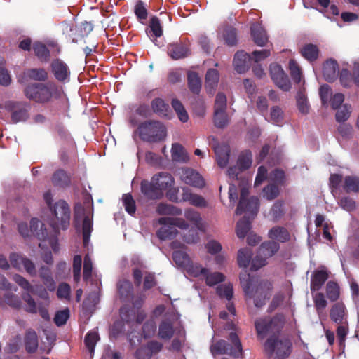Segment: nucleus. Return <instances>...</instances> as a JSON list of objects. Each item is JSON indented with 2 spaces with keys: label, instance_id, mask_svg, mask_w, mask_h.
Listing matches in <instances>:
<instances>
[{
  "label": "nucleus",
  "instance_id": "6",
  "mask_svg": "<svg viewBox=\"0 0 359 359\" xmlns=\"http://www.w3.org/2000/svg\"><path fill=\"white\" fill-rule=\"evenodd\" d=\"M229 344L225 340L221 339L215 342L211 346V352L213 354H228L233 358H238L243 352L241 342L236 332H231L229 335Z\"/></svg>",
  "mask_w": 359,
  "mask_h": 359
},
{
  "label": "nucleus",
  "instance_id": "58",
  "mask_svg": "<svg viewBox=\"0 0 359 359\" xmlns=\"http://www.w3.org/2000/svg\"><path fill=\"white\" fill-rule=\"evenodd\" d=\"M289 69L291 77L294 82L297 83H299L302 79V71L297 62L293 60H290Z\"/></svg>",
  "mask_w": 359,
  "mask_h": 359
},
{
  "label": "nucleus",
  "instance_id": "23",
  "mask_svg": "<svg viewBox=\"0 0 359 359\" xmlns=\"http://www.w3.org/2000/svg\"><path fill=\"white\" fill-rule=\"evenodd\" d=\"M151 179L158 187L161 189L162 192L163 190L171 187L174 184V178L168 172H159L158 174L154 175Z\"/></svg>",
  "mask_w": 359,
  "mask_h": 359
},
{
  "label": "nucleus",
  "instance_id": "50",
  "mask_svg": "<svg viewBox=\"0 0 359 359\" xmlns=\"http://www.w3.org/2000/svg\"><path fill=\"white\" fill-rule=\"evenodd\" d=\"M172 259L175 264L180 267L187 268L191 264L189 255L185 252L181 250L174 251Z\"/></svg>",
  "mask_w": 359,
  "mask_h": 359
},
{
  "label": "nucleus",
  "instance_id": "41",
  "mask_svg": "<svg viewBox=\"0 0 359 359\" xmlns=\"http://www.w3.org/2000/svg\"><path fill=\"white\" fill-rule=\"evenodd\" d=\"M92 231L93 219L89 215H86L83 217L82 224L83 243L84 246L88 245Z\"/></svg>",
  "mask_w": 359,
  "mask_h": 359
},
{
  "label": "nucleus",
  "instance_id": "12",
  "mask_svg": "<svg viewBox=\"0 0 359 359\" xmlns=\"http://www.w3.org/2000/svg\"><path fill=\"white\" fill-rule=\"evenodd\" d=\"M140 189L144 196L149 200L160 199L163 196V193L152 179L151 181L143 180L140 184Z\"/></svg>",
  "mask_w": 359,
  "mask_h": 359
},
{
  "label": "nucleus",
  "instance_id": "37",
  "mask_svg": "<svg viewBox=\"0 0 359 359\" xmlns=\"http://www.w3.org/2000/svg\"><path fill=\"white\" fill-rule=\"evenodd\" d=\"M160 228L156 235L160 240H171L176 237L178 233L177 229L173 225H165Z\"/></svg>",
  "mask_w": 359,
  "mask_h": 359
},
{
  "label": "nucleus",
  "instance_id": "48",
  "mask_svg": "<svg viewBox=\"0 0 359 359\" xmlns=\"http://www.w3.org/2000/svg\"><path fill=\"white\" fill-rule=\"evenodd\" d=\"M222 35L226 45L229 46L236 45L238 39L236 28L231 26H227L224 29Z\"/></svg>",
  "mask_w": 359,
  "mask_h": 359
},
{
  "label": "nucleus",
  "instance_id": "59",
  "mask_svg": "<svg viewBox=\"0 0 359 359\" xmlns=\"http://www.w3.org/2000/svg\"><path fill=\"white\" fill-rule=\"evenodd\" d=\"M156 212L160 215L176 214L180 215L181 210H177L175 207L171 205L165 203H160L156 208Z\"/></svg>",
  "mask_w": 359,
  "mask_h": 359
},
{
  "label": "nucleus",
  "instance_id": "38",
  "mask_svg": "<svg viewBox=\"0 0 359 359\" xmlns=\"http://www.w3.org/2000/svg\"><path fill=\"white\" fill-rule=\"evenodd\" d=\"M343 189L346 193H359V177L357 176H346L344 180Z\"/></svg>",
  "mask_w": 359,
  "mask_h": 359
},
{
  "label": "nucleus",
  "instance_id": "11",
  "mask_svg": "<svg viewBox=\"0 0 359 359\" xmlns=\"http://www.w3.org/2000/svg\"><path fill=\"white\" fill-rule=\"evenodd\" d=\"M51 72L55 79L61 83L69 81L71 71L69 66L61 59H54L50 64Z\"/></svg>",
  "mask_w": 359,
  "mask_h": 359
},
{
  "label": "nucleus",
  "instance_id": "28",
  "mask_svg": "<svg viewBox=\"0 0 359 359\" xmlns=\"http://www.w3.org/2000/svg\"><path fill=\"white\" fill-rule=\"evenodd\" d=\"M151 107L154 114L160 117H168L170 107L168 104L159 97L154 98L151 102Z\"/></svg>",
  "mask_w": 359,
  "mask_h": 359
},
{
  "label": "nucleus",
  "instance_id": "40",
  "mask_svg": "<svg viewBox=\"0 0 359 359\" xmlns=\"http://www.w3.org/2000/svg\"><path fill=\"white\" fill-rule=\"evenodd\" d=\"M21 304L20 299L8 290H6L3 297H0V304H7L14 309H20Z\"/></svg>",
  "mask_w": 359,
  "mask_h": 359
},
{
  "label": "nucleus",
  "instance_id": "3",
  "mask_svg": "<svg viewBox=\"0 0 359 359\" xmlns=\"http://www.w3.org/2000/svg\"><path fill=\"white\" fill-rule=\"evenodd\" d=\"M139 137L149 143L159 142L166 136L165 125L157 120L149 119L140 123L136 130Z\"/></svg>",
  "mask_w": 359,
  "mask_h": 359
},
{
  "label": "nucleus",
  "instance_id": "5",
  "mask_svg": "<svg viewBox=\"0 0 359 359\" xmlns=\"http://www.w3.org/2000/svg\"><path fill=\"white\" fill-rule=\"evenodd\" d=\"M53 219L51 220L50 226L57 232L60 229L67 230L70 224V208L68 203L64 200H59L50 209Z\"/></svg>",
  "mask_w": 359,
  "mask_h": 359
},
{
  "label": "nucleus",
  "instance_id": "13",
  "mask_svg": "<svg viewBox=\"0 0 359 359\" xmlns=\"http://www.w3.org/2000/svg\"><path fill=\"white\" fill-rule=\"evenodd\" d=\"M182 180L187 184L196 188H203L205 181L203 177L196 170L191 168L182 170Z\"/></svg>",
  "mask_w": 359,
  "mask_h": 359
},
{
  "label": "nucleus",
  "instance_id": "35",
  "mask_svg": "<svg viewBox=\"0 0 359 359\" xmlns=\"http://www.w3.org/2000/svg\"><path fill=\"white\" fill-rule=\"evenodd\" d=\"M187 81L190 91L195 95H199L201 89V80L198 74L195 72H188Z\"/></svg>",
  "mask_w": 359,
  "mask_h": 359
},
{
  "label": "nucleus",
  "instance_id": "57",
  "mask_svg": "<svg viewBox=\"0 0 359 359\" xmlns=\"http://www.w3.org/2000/svg\"><path fill=\"white\" fill-rule=\"evenodd\" d=\"M205 278L206 284L209 286H213L223 282L224 280L225 276L220 272L209 273L208 271L207 274L205 276Z\"/></svg>",
  "mask_w": 359,
  "mask_h": 359
},
{
  "label": "nucleus",
  "instance_id": "46",
  "mask_svg": "<svg viewBox=\"0 0 359 359\" xmlns=\"http://www.w3.org/2000/svg\"><path fill=\"white\" fill-rule=\"evenodd\" d=\"M43 224L37 218H32L30 220V232L40 240H45L46 235L43 231Z\"/></svg>",
  "mask_w": 359,
  "mask_h": 359
},
{
  "label": "nucleus",
  "instance_id": "34",
  "mask_svg": "<svg viewBox=\"0 0 359 359\" xmlns=\"http://www.w3.org/2000/svg\"><path fill=\"white\" fill-rule=\"evenodd\" d=\"M251 218L243 216L236 224V234L239 238H244L251 229Z\"/></svg>",
  "mask_w": 359,
  "mask_h": 359
},
{
  "label": "nucleus",
  "instance_id": "54",
  "mask_svg": "<svg viewBox=\"0 0 359 359\" xmlns=\"http://www.w3.org/2000/svg\"><path fill=\"white\" fill-rule=\"evenodd\" d=\"M184 216L186 219L192 222L198 229L202 230L201 217L197 211L189 208L185 210Z\"/></svg>",
  "mask_w": 359,
  "mask_h": 359
},
{
  "label": "nucleus",
  "instance_id": "8",
  "mask_svg": "<svg viewBox=\"0 0 359 359\" xmlns=\"http://www.w3.org/2000/svg\"><path fill=\"white\" fill-rule=\"evenodd\" d=\"M270 74L271 79L278 88L284 91H288L290 89V81L280 65L271 64Z\"/></svg>",
  "mask_w": 359,
  "mask_h": 359
},
{
  "label": "nucleus",
  "instance_id": "10",
  "mask_svg": "<svg viewBox=\"0 0 359 359\" xmlns=\"http://www.w3.org/2000/svg\"><path fill=\"white\" fill-rule=\"evenodd\" d=\"M167 49L168 55L175 60L187 57L191 54L189 43L186 40L180 39L169 43Z\"/></svg>",
  "mask_w": 359,
  "mask_h": 359
},
{
  "label": "nucleus",
  "instance_id": "56",
  "mask_svg": "<svg viewBox=\"0 0 359 359\" xmlns=\"http://www.w3.org/2000/svg\"><path fill=\"white\" fill-rule=\"evenodd\" d=\"M135 313L134 309L129 308L128 306H123L120 309V316L122 320L127 324L133 323L135 320Z\"/></svg>",
  "mask_w": 359,
  "mask_h": 359
},
{
  "label": "nucleus",
  "instance_id": "2",
  "mask_svg": "<svg viewBox=\"0 0 359 359\" xmlns=\"http://www.w3.org/2000/svg\"><path fill=\"white\" fill-rule=\"evenodd\" d=\"M241 284L245 296L253 299L256 307L260 308L266 303L267 295L272 290V284L267 280H259L249 274L240 277Z\"/></svg>",
  "mask_w": 359,
  "mask_h": 359
},
{
  "label": "nucleus",
  "instance_id": "62",
  "mask_svg": "<svg viewBox=\"0 0 359 359\" xmlns=\"http://www.w3.org/2000/svg\"><path fill=\"white\" fill-rule=\"evenodd\" d=\"M337 109L338 110L337 111L335 115L336 121L339 123H344L350 116L351 107L348 106L347 104H344L341 107L338 108Z\"/></svg>",
  "mask_w": 359,
  "mask_h": 359
},
{
  "label": "nucleus",
  "instance_id": "52",
  "mask_svg": "<svg viewBox=\"0 0 359 359\" xmlns=\"http://www.w3.org/2000/svg\"><path fill=\"white\" fill-rule=\"evenodd\" d=\"M314 306L317 313L320 316L327 307V302L322 292H317L313 295Z\"/></svg>",
  "mask_w": 359,
  "mask_h": 359
},
{
  "label": "nucleus",
  "instance_id": "64",
  "mask_svg": "<svg viewBox=\"0 0 359 359\" xmlns=\"http://www.w3.org/2000/svg\"><path fill=\"white\" fill-rule=\"evenodd\" d=\"M271 121L278 125L283 120V111L278 106H273L270 111Z\"/></svg>",
  "mask_w": 359,
  "mask_h": 359
},
{
  "label": "nucleus",
  "instance_id": "32",
  "mask_svg": "<svg viewBox=\"0 0 359 359\" xmlns=\"http://www.w3.org/2000/svg\"><path fill=\"white\" fill-rule=\"evenodd\" d=\"M25 76L31 80L43 82L48 78L47 71L43 68H31L24 72Z\"/></svg>",
  "mask_w": 359,
  "mask_h": 359
},
{
  "label": "nucleus",
  "instance_id": "27",
  "mask_svg": "<svg viewBox=\"0 0 359 359\" xmlns=\"http://www.w3.org/2000/svg\"><path fill=\"white\" fill-rule=\"evenodd\" d=\"M32 49L34 53L35 56L41 62H48L50 59V53L48 48L46 46L40 42L35 41L33 43Z\"/></svg>",
  "mask_w": 359,
  "mask_h": 359
},
{
  "label": "nucleus",
  "instance_id": "17",
  "mask_svg": "<svg viewBox=\"0 0 359 359\" xmlns=\"http://www.w3.org/2000/svg\"><path fill=\"white\" fill-rule=\"evenodd\" d=\"M338 64L335 60L329 59L324 64L323 74L325 79L328 82L334 81L338 76Z\"/></svg>",
  "mask_w": 359,
  "mask_h": 359
},
{
  "label": "nucleus",
  "instance_id": "63",
  "mask_svg": "<svg viewBox=\"0 0 359 359\" xmlns=\"http://www.w3.org/2000/svg\"><path fill=\"white\" fill-rule=\"evenodd\" d=\"M226 97L223 93H218L215 97L214 111H226L227 107Z\"/></svg>",
  "mask_w": 359,
  "mask_h": 359
},
{
  "label": "nucleus",
  "instance_id": "15",
  "mask_svg": "<svg viewBox=\"0 0 359 359\" xmlns=\"http://www.w3.org/2000/svg\"><path fill=\"white\" fill-rule=\"evenodd\" d=\"M329 278L326 270H316L311 277L310 289L312 292L318 291Z\"/></svg>",
  "mask_w": 359,
  "mask_h": 359
},
{
  "label": "nucleus",
  "instance_id": "24",
  "mask_svg": "<svg viewBox=\"0 0 359 359\" xmlns=\"http://www.w3.org/2000/svg\"><path fill=\"white\" fill-rule=\"evenodd\" d=\"M39 277L49 291H54L56 287V283L53 280L50 269L46 266H41L39 271Z\"/></svg>",
  "mask_w": 359,
  "mask_h": 359
},
{
  "label": "nucleus",
  "instance_id": "22",
  "mask_svg": "<svg viewBox=\"0 0 359 359\" xmlns=\"http://www.w3.org/2000/svg\"><path fill=\"white\" fill-rule=\"evenodd\" d=\"M268 236L271 241H277L280 243H286L290 240V233L288 230L280 226L271 228L268 233Z\"/></svg>",
  "mask_w": 359,
  "mask_h": 359
},
{
  "label": "nucleus",
  "instance_id": "7",
  "mask_svg": "<svg viewBox=\"0 0 359 359\" xmlns=\"http://www.w3.org/2000/svg\"><path fill=\"white\" fill-rule=\"evenodd\" d=\"M30 104L26 102L8 101L5 109L11 113L13 123L26 121L29 117Z\"/></svg>",
  "mask_w": 359,
  "mask_h": 359
},
{
  "label": "nucleus",
  "instance_id": "14",
  "mask_svg": "<svg viewBox=\"0 0 359 359\" xmlns=\"http://www.w3.org/2000/svg\"><path fill=\"white\" fill-rule=\"evenodd\" d=\"M182 194L181 201L188 202L190 205L197 208H206L208 203L206 200L201 195L192 193L188 188H182Z\"/></svg>",
  "mask_w": 359,
  "mask_h": 359
},
{
  "label": "nucleus",
  "instance_id": "49",
  "mask_svg": "<svg viewBox=\"0 0 359 359\" xmlns=\"http://www.w3.org/2000/svg\"><path fill=\"white\" fill-rule=\"evenodd\" d=\"M252 257V251L248 248H241L238 252L237 261L240 267L247 268Z\"/></svg>",
  "mask_w": 359,
  "mask_h": 359
},
{
  "label": "nucleus",
  "instance_id": "36",
  "mask_svg": "<svg viewBox=\"0 0 359 359\" xmlns=\"http://www.w3.org/2000/svg\"><path fill=\"white\" fill-rule=\"evenodd\" d=\"M171 156L174 161L186 163L189 156L184 147L179 143L173 144L171 149Z\"/></svg>",
  "mask_w": 359,
  "mask_h": 359
},
{
  "label": "nucleus",
  "instance_id": "20",
  "mask_svg": "<svg viewBox=\"0 0 359 359\" xmlns=\"http://www.w3.org/2000/svg\"><path fill=\"white\" fill-rule=\"evenodd\" d=\"M346 316V307L344 303L337 302L334 304L330 311V319L338 325L344 323Z\"/></svg>",
  "mask_w": 359,
  "mask_h": 359
},
{
  "label": "nucleus",
  "instance_id": "43",
  "mask_svg": "<svg viewBox=\"0 0 359 359\" xmlns=\"http://www.w3.org/2000/svg\"><path fill=\"white\" fill-rule=\"evenodd\" d=\"M219 74L217 69H209L205 74V88L215 90L219 81Z\"/></svg>",
  "mask_w": 359,
  "mask_h": 359
},
{
  "label": "nucleus",
  "instance_id": "21",
  "mask_svg": "<svg viewBox=\"0 0 359 359\" xmlns=\"http://www.w3.org/2000/svg\"><path fill=\"white\" fill-rule=\"evenodd\" d=\"M301 55L309 62L316 61L320 55V50L317 45L306 43L299 49Z\"/></svg>",
  "mask_w": 359,
  "mask_h": 359
},
{
  "label": "nucleus",
  "instance_id": "53",
  "mask_svg": "<svg viewBox=\"0 0 359 359\" xmlns=\"http://www.w3.org/2000/svg\"><path fill=\"white\" fill-rule=\"evenodd\" d=\"M123 205L126 211L130 215L135 214L136 211V203L131 194H124L122 196Z\"/></svg>",
  "mask_w": 359,
  "mask_h": 359
},
{
  "label": "nucleus",
  "instance_id": "25",
  "mask_svg": "<svg viewBox=\"0 0 359 359\" xmlns=\"http://www.w3.org/2000/svg\"><path fill=\"white\" fill-rule=\"evenodd\" d=\"M51 181L55 187L65 188L69 186L71 178L66 171L59 169L53 173Z\"/></svg>",
  "mask_w": 359,
  "mask_h": 359
},
{
  "label": "nucleus",
  "instance_id": "55",
  "mask_svg": "<svg viewBox=\"0 0 359 359\" xmlns=\"http://www.w3.org/2000/svg\"><path fill=\"white\" fill-rule=\"evenodd\" d=\"M228 116L226 111H214V124L218 128H224L228 125Z\"/></svg>",
  "mask_w": 359,
  "mask_h": 359
},
{
  "label": "nucleus",
  "instance_id": "61",
  "mask_svg": "<svg viewBox=\"0 0 359 359\" xmlns=\"http://www.w3.org/2000/svg\"><path fill=\"white\" fill-rule=\"evenodd\" d=\"M216 290L221 298H226L229 301L233 297V287L230 284L219 285Z\"/></svg>",
  "mask_w": 359,
  "mask_h": 359
},
{
  "label": "nucleus",
  "instance_id": "30",
  "mask_svg": "<svg viewBox=\"0 0 359 359\" xmlns=\"http://www.w3.org/2000/svg\"><path fill=\"white\" fill-rule=\"evenodd\" d=\"M25 346L29 353H35L38 348V337L34 330H27L25 336Z\"/></svg>",
  "mask_w": 359,
  "mask_h": 359
},
{
  "label": "nucleus",
  "instance_id": "47",
  "mask_svg": "<svg viewBox=\"0 0 359 359\" xmlns=\"http://www.w3.org/2000/svg\"><path fill=\"white\" fill-rule=\"evenodd\" d=\"M158 222L161 225H173L175 228L177 226L182 229H187L189 227L188 223L184 219L180 218L160 217Z\"/></svg>",
  "mask_w": 359,
  "mask_h": 359
},
{
  "label": "nucleus",
  "instance_id": "1",
  "mask_svg": "<svg viewBox=\"0 0 359 359\" xmlns=\"http://www.w3.org/2000/svg\"><path fill=\"white\" fill-rule=\"evenodd\" d=\"M285 323V316L282 313L275 315L272 318H259L255 323L257 336L263 339L268 334L273 336L267 339L264 348L266 353L271 356L276 353L278 359H285L291 353L292 344L288 339H278L276 334L280 333Z\"/></svg>",
  "mask_w": 359,
  "mask_h": 359
},
{
  "label": "nucleus",
  "instance_id": "39",
  "mask_svg": "<svg viewBox=\"0 0 359 359\" xmlns=\"http://www.w3.org/2000/svg\"><path fill=\"white\" fill-rule=\"evenodd\" d=\"M296 100L299 111L302 114H307L309 111V105L305 94V89L304 88H302L298 90Z\"/></svg>",
  "mask_w": 359,
  "mask_h": 359
},
{
  "label": "nucleus",
  "instance_id": "44",
  "mask_svg": "<svg viewBox=\"0 0 359 359\" xmlns=\"http://www.w3.org/2000/svg\"><path fill=\"white\" fill-rule=\"evenodd\" d=\"M252 153L249 150H245L240 154L237 164L241 171H244L250 168L252 161Z\"/></svg>",
  "mask_w": 359,
  "mask_h": 359
},
{
  "label": "nucleus",
  "instance_id": "60",
  "mask_svg": "<svg viewBox=\"0 0 359 359\" xmlns=\"http://www.w3.org/2000/svg\"><path fill=\"white\" fill-rule=\"evenodd\" d=\"M156 330V323L153 320L146 321L142 325V337L144 339L151 337Z\"/></svg>",
  "mask_w": 359,
  "mask_h": 359
},
{
  "label": "nucleus",
  "instance_id": "18",
  "mask_svg": "<svg viewBox=\"0 0 359 359\" xmlns=\"http://www.w3.org/2000/svg\"><path fill=\"white\" fill-rule=\"evenodd\" d=\"M251 60L250 54L244 51H238L234 55L233 66L235 69L238 73L245 72L248 67V62Z\"/></svg>",
  "mask_w": 359,
  "mask_h": 359
},
{
  "label": "nucleus",
  "instance_id": "29",
  "mask_svg": "<svg viewBox=\"0 0 359 359\" xmlns=\"http://www.w3.org/2000/svg\"><path fill=\"white\" fill-rule=\"evenodd\" d=\"M259 208V200L257 196H252L250 198L245 200V203L242 208V214L243 212L249 213L251 215V219H253Z\"/></svg>",
  "mask_w": 359,
  "mask_h": 359
},
{
  "label": "nucleus",
  "instance_id": "26",
  "mask_svg": "<svg viewBox=\"0 0 359 359\" xmlns=\"http://www.w3.org/2000/svg\"><path fill=\"white\" fill-rule=\"evenodd\" d=\"M280 249V245L274 241H266L262 243L258 250L259 254L262 255L265 258L271 257Z\"/></svg>",
  "mask_w": 359,
  "mask_h": 359
},
{
  "label": "nucleus",
  "instance_id": "33",
  "mask_svg": "<svg viewBox=\"0 0 359 359\" xmlns=\"http://www.w3.org/2000/svg\"><path fill=\"white\" fill-rule=\"evenodd\" d=\"M118 290L122 301H128L133 294V286L129 280H123L118 283Z\"/></svg>",
  "mask_w": 359,
  "mask_h": 359
},
{
  "label": "nucleus",
  "instance_id": "19",
  "mask_svg": "<svg viewBox=\"0 0 359 359\" xmlns=\"http://www.w3.org/2000/svg\"><path fill=\"white\" fill-rule=\"evenodd\" d=\"M214 151L217 157L218 165L222 168H225L229 160V147L226 144H217L214 147Z\"/></svg>",
  "mask_w": 359,
  "mask_h": 359
},
{
  "label": "nucleus",
  "instance_id": "42",
  "mask_svg": "<svg viewBox=\"0 0 359 359\" xmlns=\"http://www.w3.org/2000/svg\"><path fill=\"white\" fill-rule=\"evenodd\" d=\"M99 339V334L95 330H90L86 334L84 337V344L90 355L94 353L96 344Z\"/></svg>",
  "mask_w": 359,
  "mask_h": 359
},
{
  "label": "nucleus",
  "instance_id": "45",
  "mask_svg": "<svg viewBox=\"0 0 359 359\" xmlns=\"http://www.w3.org/2000/svg\"><path fill=\"white\" fill-rule=\"evenodd\" d=\"M280 194V189L276 184L270 183L265 186L262 190L263 198L268 201L276 198Z\"/></svg>",
  "mask_w": 359,
  "mask_h": 359
},
{
  "label": "nucleus",
  "instance_id": "9",
  "mask_svg": "<svg viewBox=\"0 0 359 359\" xmlns=\"http://www.w3.org/2000/svg\"><path fill=\"white\" fill-rule=\"evenodd\" d=\"M11 264L17 269L23 268L31 276H36V270L34 262L25 256L13 252L9 256Z\"/></svg>",
  "mask_w": 359,
  "mask_h": 359
},
{
  "label": "nucleus",
  "instance_id": "51",
  "mask_svg": "<svg viewBox=\"0 0 359 359\" xmlns=\"http://www.w3.org/2000/svg\"><path fill=\"white\" fill-rule=\"evenodd\" d=\"M326 294L331 302H336L340 295L339 285L334 281H329L326 285Z\"/></svg>",
  "mask_w": 359,
  "mask_h": 359
},
{
  "label": "nucleus",
  "instance_id": "31",
  "mask_svg": "<svg viewBox=\"0 0 359 359\" xmlns=\"http://www.w3.org/2000/svg\"><path fill=\"white\" fill-rule=\"evenodd\" d=\"M173 324L169 319L161 321L158 327V336L163 340H170L174 335Z\"/></svg>",
  "mask_w": 359,
  "mask_h": 359
},
{
  "label": "nucleus",
  "instance_id": "16",
  "mask_svg": "<svg viewBox=\"0 0 359 359\" xmlns=\"http://www.w3.org/2000/svg\"><path fill=\"white\" fill-rule=\"evenodd\" d=\"M250 32L255 43L263 47L268 42V36L264 29L259 24H253L250 27Z\"/></svg>",
  "mask_w": 359,
  "mask_h": 359
},
{
  "label": "nucleus",
  "instance_id": "4",
  "mask_svg": "<svg viewBox=\"0 0 359 359\" xmlns=\"http://www.w3.org/2000/svg\"><path fill=\"white\" fill-rule=\"evenodd\" d=\"M56 90V86L53 83H32L24 88L23 93L28 100L43 104L51 100Z\"/></svg>",
  "mask_w": 359,
  "mask_h": 359
}]
</instances>
